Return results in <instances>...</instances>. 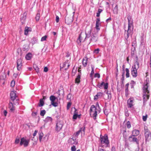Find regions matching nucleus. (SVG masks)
<instances>
[{"label": "nucleus", "mask_w": 151, "mask_h": 151, "mask_svg": "<svg viewBox=\"0 0 151 151\" xmlns=\"http://www.w3.org/2000/svg\"><path fill=\"white\" fill-rule=\"evenodd\" d=\"M128 20V27L127 30H125L124 32V38L126 40L128 41V39L130 35L131 36L132 35L133 30V20L131 18L130 15H128L127 17Z\"/></svg>", "instance_id": "f257e3e1"}, {"label": "nucleus", "mask_w": 151, "mask_h": 151, "mask_svg": "<svg viewBox=\"0 0 151 151\" xmlns=\"http://www.w3.org/2000/svg\"><path fill=\"white\" fill-rule=\"evenodd\" d=\"M139 68V63L138 61V58L137 56L136 57V61L132 66L131 69V73L133 77L136 78L138 75L137 70Z\"/></svg>", "instance_id": "f03ea898"}, {"label": "nucleus", "mask_w": 151, "mask_h": 151, "mask_svg": "<svg viewBox=\"0 0 151 151\" xmlns=\"http://www.w3.org/2000/svg\"><path fill=\"white\" fill-rule=\"evenodd\" d=\"M97 111H99V113H100L101 111V109L100 108L99 103L98 102L96 103V106L95 105H91L89 111L90 115L91 116V113L93 112H94L92 115V117L95 120L96 119V117L97 115Z\"/></svg>", "instance_id": "7ed1b4c3"}, {"label": "nucleus", "mask_w": 151, "mask_h": 151, "mask_svg": "<svg viewBox=\"0 0 151 151\" xmlns=\"http://www.w3.org/2000/svg\"><path fill=\"white\" fill-rule=\"evenodd\" d=\"M100 140L101 144H104L106 147H108L109 145V142L108 137L106 134H105L104 136L100 135Z\"/></svg>", "instance_id": "20e7f679"}, {"label": "nucleus", "mask_w": 151, "mask_h": 151, "mask_svg": "<svg viewBox=\"0 0 151 151\" xmlns=\"http://www.w3.org/2000/svg\"><path fill=\"white\" fill-rule=\"evenodd\" d=\"M145 142H149L151 139V132L148 129H145Z\"/></svg>", "instance_id": "39448f33"}, {"label": "nucleus", "mask_w": 151, "mask_h": 151, "mask_svg": "<svg viewBox=\"0 0 151 151\" xmlns=\"http://www.w3.org/2000/svg\"><path fill=\"white\" fill-rule=\"evenodd\" d=\"M128 139L129 142L135 143L138 146H139V140L136 137L131 134L129 137Z\"/></svg>", "instance_id": "423d86ee"}, {"label": "nucleus", "mask_w": 151, "mask_h": 151, "mask_svg": "<svg viewBox=\"0 0 151 151\" xmlns=\"http://www.w3.org/2000/svg\"><path fill=\"white\" fill-rule=\"evenodd\" d=\"M98 37L97 34L96 33H92L90 39L89 44L91 42L95 43L98 41Z\"/></svg>", "instance_id": "0eeeda50"}, {"label": "nucleus", "mask_w": 151, "mask_h": 151, "mask_svg": "<svg viewBox=\"0 0 151 151\" xmlns=\"http://www.w3.org/2000/svg\"><path fill=\"white\" fill-rule=\"evenodd\" d=\"M73 20V17L69 15H67L65 18V22L66 24L69 25L72 23Z\"/></svg>", "instance_id": "6e6552de"}, {"label": "nucleus", "mask_w": 151, "mask_h": 151, "mask_svg": "<svg viewBox=\"0 0 151 151\" xmlns=\"http://www.w3.org/2000/svg\"><path fill=\"white\" fill-rule=\"evenodd\" d=\"M149 85V81L146 80V82L145 83L143 84L142 88L143 93L147 92L148 93H149V91L148 89Z\"/></svg>", "instance_id": "1a4fd4ad"}, {"label": "nucleus", "mask_w": 151, "mask_h": 151, "mask_svg": "<svg viewBox=\"0 0 151 151\" xmlns=\"http://www.w3.org/2000/svg\"><path fill=\"white\" fill-rule=\"evenodd\" d=\"M63 126V122L60 121H58L56 123L55 127V130L58 132H59L62 129Z\"/></svg>", "instance_id": "9d476101"}, {"label": "nucleus", "mask_w": 151, "mask_h": 151, "mask_svg": "<svg viewBox=\"0 0 151 151\" xmlns=\"http://www.w3.org/2000/svg\"><path fill=\"white\" fill-rule=\"evenodd\" d=\"M96 86L100 89L102 88L104 86V88L105 89H106L108 88V83H105L104 82L102 81L101 83L99 82L96 85Z\"/></svg>", "instance_id": "9b49d317"}, {"label": "nucleus", "mask_w": 151, "mask_h": 151, "mask_svg": "<svg viewBox=\"0 0 151 151\" xmlns=\"http://www.w3.org/2000/svg\"><path fill=\"white\" fill-rule=\"evenodd\" d=\"M29 142V139L26 140L24 137H22L21 139L20 143V145H24V147H27L28 146Z\"/></svg>", "instance_id": "f8f14e48"}, {"label": "nucleus", "mask_w": 151, "mask_h": 151, "mask_svg": "<svg viewBox=\"0 0 151 151\" xmlns=\"http://www.w3.org/2000/svg\"><path fill=\"white\" fill-rule=\"evenodd\" d=\"M22 60L21 59H18L17 62V69L18 70H20L22 69L23 66Z\"/></svg>", "instance_id": "ddd939ff"}, {"label": "nucleus", "mask_w": 151, "mask_h": 151, "mask_svg": "<svg viewBox=\"0 0 151 151\" xmlns=\"http://www.w3.org/2000/svg\"><path fill=\"white\" fill-rule=\"evenodd\" d=\"M85 125H84L83 127L80 128L79 130L78 131L76 132V133H74L73 135L75 137H78V135L82 131H83L84 132V133H85Z\"/></svg>", "instance_id": "4468645a"}, {"label": "nucleus", "mask_w": 151, "mask_h": 151, "mask_svg": "<svg viewBox=\"0 0 151 151\" xmlns=\"http://www.w3.org/2000/svg\"><path fill=\"white\" fill-rule=\"evenodd\" d=\"M100 20L99 18H97L96 20V24L95 28L97 30V32H98L100 30L99 26L101 25V23L100 22Z\"/></svg>", "instance_id": "2eb2a0df"}, {"label": "nucleus", "mask_w": 151, "mask_h": 151, "mask_svg": "<svg viewBox=\"0 0 151 151\" xmlns=\"http://www.w3.org/2000/svg\"><path fill=\"white\" fill-rule=\"evenodd\" d=\"M133 99L132 98L129 99L127 101V105L128 108H131L133 106Z\"/></svg>", "instance_id": "dca6fc26"}, {"label": "nucleus", "mask_w": 151, "mask_h": 151, "mask_svg": "<svg viewBox=\"0 0 151 151\" xmlns=\"http://www.w3.org/2000/svg\"><path fill=\"white\" fill-rule=\"evenodd\" d=\"M15 92H16L15 91H12L10 94L11 99L13 101H14L16 97H17Z\"/></svg>", "instance_id": "f3484780"}, {"label": "nucleus", "mask_w": 151, "mask_h": 151, "mask_svg": "<svg viewBox=\"0 0 151 151\" xmlns=\"http://www.w3.org/2000/svg\"><path fill=\"white\" fill-rule=\"evenodd\" d=\"M13 104L10 101L9 104V108L11 111L14 112L15 110V107L13 105Z\"/></svg>", "instance_id": "a211bd4d"}, {"label": "nucleus", "mask_w": 151, "mask_h": 151, "mask_svg": "<svg viewBox=\"0 0 151 151\" xmlns=\"http://www.w3.org/2000/svg\"><path fill=\"white\" fill-rule=\"evenodd\" d=\"M81 73H78L77 76L76 78L75 79V83H76L78 85V84L80 82V80L81 79Z\"/></svg>", "instance_id": "6ab92c4d"}, {"label": "nucleus", "mask_w": 151, "mask_h": 151, "mask_svg": "<svg viewBox=\"0 0 151 151\" xmlns=\"http://www.w3.org/2000/svg\"><path fill=\"white\" fill-rule=\"evenodd\" d=\"M57 93L58 94L59 96H61L63 97H64V91L63 89H59Z\"/></svg>", "instance_id": "aec40b11"}, {"label": "nucleus", "mask_w": 151, "mask_h": 151, "mask_svg": "<svg viewBox=\"0 0 151 151\" xmlns=\"http://www.w3.org/2000/svg\"><path fill=\"white\" fill-rule=\"evenodd\" d=\"M129 85V83H128L125 86V94L126 97L128 96L129 94L128 90Z\"/></svg>", "instance_id": "412c9836"}, {"label": "nucleus", "mask_w": 151, "mask_h": 151, "mask_svg": "<svg viewBox=\"0 0 151 151\" xmlns=\"http://www.w3.org/2000/svg\"><path fill=\"white\" fill-rule=\"evenodd\" d=\"M139 134V130L137 129H134L132 131V135H133V136L135 137H137L138 136Z\"/></svg>", "instance_id": "4be33fe9"}, {"label": "nucleus", "mask_w": 151, "mask_h": 151, "mask_svg": "<svg viewBox=\"0 0 151 151\" xmlns=\"http://www.w3.org/2000/svg\"><path fill=\"white\" fill-rule=\"evenodd\" d=\"M88 60V58L86 57L83 58V60L82 64L84 67H86L87 65Z\"/></svg>", "instance_id": "5701e85b"}, {"label": "nucleus", "mask_w": 151, "mask_h": 151, "mask_svg": "<svg viewBox=\"0 0 151 151\" xmlns=\"http://www.w3.org/2000/svg\"><path fill=\"white\" fill-rule=\"evenodd\" d=\"M82 32H81L79 35L78 38L77 39V42L78 44H81L82 40L83 39L82 37L81 36Z\"/></svg>", "instance_id": "b1692460"}, {"label": "nucleus", "mask_w": 151, "mask_h": 151, "mask_svg": "<svg viewBox=\"0 0 151 151\" xmlns=\"http://www.w3.org/2000/svg\"><path fill=\"white\" fill-rule=\"evenodd\" d=\"M92 29H91L89 31H88L87 32V33H86V32L85 34H86V37L85 39L86 38H89L90 37H91V32H92Z\"/></svg>", "instance_id": "393cba45"}, {"label": "nucleus", "mask_w": 151, "mask_h": 151, "mask_svg": "<svg viewBox=\"0 0 151 151\" xmlns=\"http://www.w3.org/2000/svg\"><path fill=\"white\" fill-rule=\"evenodd\" d=\"M38 39L37 37H33L31 39V43L33 45L37 43Z\"/></svg>", "instance_id": "a878e982"}, {"label": "nucleus", "mask_w": 151, "mask_h": 151, "mask_svg": "<svg viewBox=\"0 0 151 151\" xmlns=\"http://www.w3.org/2000/svg\"><path fill=\"white\" fill-rule=\"evenodd\" d=\"M29 29H31V28L27 27H26L25 28L24 34L25 35H28V32H31V30Z\"/></svg>", "instance_id": "bb28decb"}, {"label": "nucleus", "mask_w": 151, "mask_h": 151, "mask_svg": "<svg viewBox=\"0 0 151 151\" xmlns=\"http://www.w3.org/2000/svg\"><path fill=\"white\" fill-rule=\"evenodd\" d=\"M147 92L143 93V103L145 105V103L147 101V99H146V97H147V94L146 93Z\"/></svg>", "instance_id": "cd10ccee"}, {"label": "nucleus", "mask_w": 151, "mask_h": 151, "mask_svg": "<svg viewBox=\"0 0 151 151\" xmlns=\"http://www.w3.org/2000/svg\"><path fill=\"white\" fill-rule=\"evenodd\" d=\"M136 82L133 80H131L130 83V85L131 86V88L134 90V86L136 85Z\"/></svg>", "instance_id": "c85d7f7f"}, {"label": "nucleus", "mask_w": 151, "mask_h": 151, "mask_svg": "<svg viewBox=\"0 0 151 151\" xmlns=\"http://www.w3.org/2000/svg\"><path fill=\"white\" fill-rule=\"evenodd\" d=\"M44 102L43 99H41L40 100L38 104V106L39 107L42 106H44Z\"/></svg>", "instance_id": "c756f323"}, {"label": "nucleus", "mask_w": 151, "mask_h": 151, "mask_svg": "<svg viewBox=\"0 0 151 151\" xmlns=\"http://www.w3.org/2000/svg\"><path fill=\"white\" fill-rule=\"evenodd\" d=\"M52 118L51 117L47 116L44 120V121L45 123H47L48 122H51L52 121Z\"/></svg>", "instance_id": "7c9ffc66"}, {"label": "nucleus", "mask_w": 151, "mask_h": 151, "mask_svg": "<svg viewBox=\"0 0 151 151\" xmlns=\"http://www.w3.org/2000/svg\"><path fill=\"white\" fill-rule=\"evenodd\" d=\"M32 55V54L31 53H28L26 55L25 58L26 59L28 60H30L31 59Z\"/></svg>", "instance_id": "2f4dec72"}, {"label": "nucleus", "mask_w": 151, "mask_h": 151, "mask_svg": "<svg viewBox=\"0 0 151 151\" xmlns=\"http://www.w3.org/2000/svg\"><path fill=\"white\" fill-rule=\"evenodd\" d=\"M38 134L39 135V139L40 142H41L42 139V137L43 136V134L42 132H39L38 133Z\"/></svg>", "instance_id": "473e14b6"}, {"label": "nucleus", "mask_w": 151, "mask_h": 151, "mask_svg": "<svg viewBox=\"0 0 151 151\" xmlns=\"http://www.w3.org/2000/svg\"><path fill=\"white\" fill-rule=\"evenodd\" d=\"M6 75L4 73H2L0 76V79L4 80L6 78Z\"/></svg>", "instance_id": "72a5a7b5"}, {"label": "nucleus", "mask_w": 151, "mask_h": 151, "mask_svg": "<svg viewBox=\"0 0 151 151\" xmlns=\"http://www.w3.org/2000/svg\"><path fill=\"white\" fill-rule=\"evenodd\" d=\"M123 137L124 139L125 140H127V137L128 135L127 133L126 132L125 130L123 131Z\"/></svg>", "instance_id": "f704fd0d"}, {"label": "nucleus", "mask_w": 151, "mask_h": 151, "mask_svg": "<svg viewBox=\"0 0 151 151\" xmlns=\"http://www.w3.org/2000/svg\"><path fill=\"white\" fill-rule=\"evenodd\" d=\"M56 99H57V98L53 95H51L50 98V99L51 101V102L55 101Z\"/></svg>", "instance_id": "c9c22d12"}, {"label": "nucleus", "mask_w": 151, "mask_h": 151, "mask_svg": "<svg viewBox=\"0 0 151 151\" xmlns=\"http://www.w3.org/2000/svg\"><path fill=\"white\" fill-rule=\"evenodd\" d=\"M103 111L104 113V114L106 115L107 116L109 114V112L108 110L106 109V107H105L103 109Z\"/></svg>", "instance_id": "e433bc0d"}, {"label": "nucleus", "mask_w": 151, "mask_h": 151, "mask_svg": "<svg viewBox=\"0 0 151 151\" xmlns=\"http://www.w3.org/2000/svg\"><path fill=\"white\" fill-rule=\"evenodd\" d=\"M118 6L117 5H116L115 7L114 8V10H113V12L114 14H118Z\"/></svg>", "instance_id": "4c0bfd02"}, {"label": "nucleus", "mask_w": 151, "mask_h": 151, "mask_svg": "<svg viewBox=\"0 0 151 151\" xmlns=\"http://www.w3.org/2000/svg\"><path fill=\"white\" fill-rule=\"evenodd\" d=\"M125 143L124 145L125 148H127L129 150L130 149L129 143L128 142L127 140H125Z\"/></svg>", "instance_id": "58836bf2"}, {"label": "nucleus", "mask_w": 151, "mask_h": 151, "mask_svg": "<svg viewBox=\"0 0 151 151\" xmlns=\"http://www.w3.org/2000/svg\"><path fill=\"white\" fill-rule=\"evenodd\" d=\"M40 18V13H37L35 17V18L36 21L38 22L39 21Z\"/></svg>", "instance_id": "ea45409f"}, {"label": "nucleus", "mask_w": 151, "mask_h": 151, "mask_svg": "<svg viewBox=\"0 0 151 151\" xmlns=\"http://www.w3.org/2000/svg\"><path fill=\"white\" fill-rule=\"evenodd\" d=\"M125 71L126 72V77L127 78L129 77V69L126 68L125 69Z\"/></svg>", "instance_id": "a19ab883"}, {"label": "nucleus", "mask_w": 151, "mask_h": 151, "mask_svg": "<svg viewBox=\"0 0 151 151\" xmlns=\"http://www.w3.org/2000/svg\"><path fill=\"white\" fill-rule=\"evenodd\" d=\"M26 14H25V13H24V14L22 15H21V18H20L21 20L24 21L26 19Z\"/></svg>", "instance_id": "79ce46f5"}, {"label": "nucleus", "mask_w": 151, "mask_h": 151, "mask_svg": "<svg viewBox=\"0 0 151 151\" xmlns=\"http://www.w3.org/2000/svg\"><path fill=\"white\" fill-rule=\"evenodd\" d=\"M102 11H103L102 9H98V12L96 13V16L98 17H99L100 14Z\"/></svg>", "instance_id": "37998d69"}, {"label": "nucleus", "mask_w": 151, "mask_h": 151, "mask_svg": "<svg viewBox=\"0 0 151 151\" xmlns=\"http://www.w3.org/2000/svg\"><path fill=\"white\" fill-rule=\"evenodd\" d=\"M46 113V111L45 110H41L40 114L42 116H44Z\"/></svg>", "instance_id": "c03bdc74"}, {"label": "nucleus", "mask_w": 151, "mask_h": 151, "mask_svg": "<svg viewBox=\"0 0 151 151\" xmlns=\"http://www.w3.org/2000/svg\"><path fill=\"white\" fill-rule=\"evenodd\" d=\"M91 67L92 69V70L91 71V72L90 73V75L92 76L94 73V66L93 65H91Z\"/></svg>", "instance_id": "a18cd8bd"}, {"label": "nucleus", "mask_w": 151, "mask_h": 151, "mask_svg": "<svg viewBox=\"0 0 151 151\" xmlns=\"http://www.w3.org/2000/svg\"><path fill=\"white\" fill-rule=\"evenodd\" d=\"M71 94L70 93H69L67 97V99L69 101H71Z\"/></svg>", "instance_id": "49530a36"}, {"label": "nucleus", "mask_w": 151, "mask_h": 151, "mask_svg": "<svg viewBox=\"0 0 151 151\" xmlns=\"http://www.w3.org/2000/svg\"><path fill=\"white\" fill-rule=\"evenodd\" d=\"M132 47H136L137 46V42L136 41V39L135 40L132 42Z\"/></svg>", "instance_id": "de8ad7c7"}, {"label": "nucleus", "mask_w": 151, "mask_h": 151, "mask_svg": "<svg viewBox=\"0 0 151 151\" xmlns=\"http://www.w3.org/2000/svg\"><path fill=\"white\" fill-rule=\"evenodd\" d=\"M126 125H127V127L128 129L130 128L131 127V125L130 124V122L129 121H128L127 122V124H126Z\"/></svg>", "instance_id": "09e8293b"}, {"label": "nucleus", "mask_w": 151, "mask_h": 151, "mask_svg": "<svg viewBox=\"0 0 151 151\" xmlns=\"http://www.w3.org/2000/svg\"><path fill=\"white\" fill-rule=\"evenodd\" d=\"M51 104L54 107H56L58 105V103L56 102H55V101L51 102Z\"/></svg>", "instance_id": "8fccbe9b"}, {"label": "nucleus", "mask_w": 151, "mask_h": 151, "mask_svg": "<svg viewBox=\"0 0 151 151\" xmlns=\"http://www.w3.org/2000/svg\"><path fill=\"white\" fill-rule=\"evenodd\" d=\"M47 37V36L45 35V36H44L42 37L41 41H43L46 40V38Z\"/></svg>", "instance_id": "3c124183"}, {"label": "nucleus", "mask_w": 151, "mask_h": 151, "mask_svg": "<svg viewBox=\"0 0 151 151\" xmlns=\"http://www.w3.org/2000/svg\"><path fill=\"white\" fill-rule=\"evenodd\" d=\"M147 114H146L145 116H143L142 119H143V121L145 122L147 120Z\"/></svg>", "instance_id": "603ef678"}, {"label": "nucleus", "mask_w": 151, "mask_h": 151, "mask_svg": "<svg viewBox=\"0 0 151 151\" xmlns=\"http://www.w3.org/2000/svg\"><path fill=\"white\" fill-rule=\"evenodd\" d=\"M71 102H69L68 103L67 106V109H69L70 107L71 106Z\"/></svg>", "instance_id": "864d4df0"}, {"label": "nucleus", "mask_w": 151, "mask_h": 151, "mask_svg": "<svg viewBox=\"0 0 151 151\" xmlns=\"http://www.w3.org/2000/svg\"><path fill=\"white\" fill-rule=\"evenodd\" d=\"M15 84V81H11V85H10L12 87H13L14 86Z\"/></svg>", "instance_id": "5fc2aeb1"}, {"label": "nucleus", "mask_w": 151, "mask_h": 151, "mask_svg": "<svg viewBox=\"0 0 151 151\" xmlns=\"http://www.w3.org/2000/svg\"><path fill=\"white\" fill-rule=\"evenodd\" d=\"M20 141L19 138H16L15 139V143L16 144H18L19 143Z\"/></svg>", "instance_id": "6e6d98bb"}, {"label": "nucleus", "mask_w": 151, "mask_h": 151, "mask_svg": "<svg viewBox=\"0 0 151 151\" xmlns=\"http://www.w3.org/2000/svg\"><path fill=\"white\" fill-rule=\"evenodd\" d=\"M19 101V99H16V101L15 102H14L13 104H14L16 105H18L19 104V102H18Z\"/></svg>", "instance_id": "4d7b16f0"}, {"label": "nucleus", "mask_w": 151, "mask_h": 151, "mask_svg": "<svg viewBox=\"0 0 151 151\" xmlns=\"http://www.w3.org/2000/svg\"><path fill=\"white\" fill-rule=\"evenodd\" d=\"M33 67L36 72L38 73L39 71V68L36 66L35 67L34 66Z\"/></svg>", "instance_id": "13d9d810"}, {"label": "nucleus", "mask_w": 151, "mask_h": 151, "mask_svg": "<svg viewBox=\"0 0 151 151\" xmlns=\"http://www.w3.org/2000/svg\"><path fill=\"white\" fill-rule=\"evenodd\" d=\"M68 142L71 145L75 144V141H73L72 140L70 139H69L68 140Z\"/></svg>", "instance_id": "bf43d9fd"}, {"label": "nucleus", "mask_w": 151, "mask_h": 151, "mask_svg": "<svg viewBox=\"0 0 151 151\" xmlns=\"http://www.w3.org/2000/svg\"><path fill=\"white\" fill-rule=\"evenodd\" d=\"M100 76L99 73H96L94 75L95 77H97L98 78H100Z\"/></svg>", "instance_id": "052dcab7"}, {"label": "nucleus", "mask_w": 151, "mask_h": 151, "mask_svg": "<svg viewBox=\"0 0 151 151\" xmlns=\"http://www.w3.org/2000/svg\"><path fill=\"white\" fill-rule=\"evenodd\" d=\"M76 137H73L72 138H70L69 139L71 140H72V141H75V143H76Z\"/></svg>", "instance_id": "680f3d73"}, {"label": "nucleus", "mask_w": 151, "mask_h": 151, "mask_svg": "<svg viewBox=\"0 0 151 151\" xmlns=\"http://www.w3.org/2000/svg\"><path fill=\"white\" fill-rule=\"evenodd\" d=\"M78 117V114H73V119H76Z\"/></svg>", "instance_id": "e2e57ef3"}, {"label": "nucleus", "mask_w": 151, "mask_h": 151, "mask_svg": "<svg viewBox=\"0 0 151 151\" xmlns=\"http://www.w3.org/2000/svg\"><path fill=\"white\" fill-rule=\"evenodd\" d=\"M76 147L75 146L73 145L71 147V151H76Z\"/></svg>", "instance_id": "0e129e2a"}, {"label": "nucleus", "mask_w": 151, "mask_h": 151, "mask_svg": "<svg viewBox=\"0 0 151 151\" xmlns=\"http://www.w3.org/2000/svg\"><path fill=\"white\" fill-rule=\"evenodd\" d=\"M124 73H122V78L121 79V80L122 81H124Z\"/></svg>", "instance_id": "69168bd1"}, {"label": "nucleus", "mask_w": 151, "mask_h": 151, "mask_svg": "<svg viewBox=\"0 0 151 151\" xmlns=\"http://www.w3.org/2000/svg\"><path fill=\"white\" fill-rule=\"evenodd\" d=\"M99 49L97 48L96 49H95L94 50V52H95V53H96V54H98L99 53Z\"/></svg>", "instance_id": "338daca9"}, {"label": "nucleus", "mask_w": 151, "mask_h": 151, "mask_svg": "<svg viewBox=\"0 0 151 151\" xmlns=\"http://www.w3.org/2000/svg\"><path fill=\"white\" fill-rule=\"evenodd\" d=\"M37 112H33L32 114V116H35L37 115Z\"/></svg>", "instance_id": "774afa93"}]
</instances>
